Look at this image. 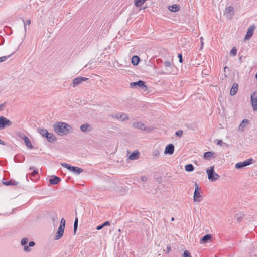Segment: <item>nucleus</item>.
I'll list each match as a JSON object with an SVG mask.
<instances>
[{
  "label": "nucleus",
  "mask_w": 257,
  "mask_h": 257,
  "mask_svg": "<svg viewBox=\"0 0 257 257\" xmlns=\"http://www.w3.org/2000/svg\"><path fill=\"white\" fill-rule=\"evenodd\" d=\"M29 170H33L32 172L30 174L31 176H32V177H35V176L38 174V169H34V167H33V166H30L29 167Z\"/></svg>",
  "instance_id": "2f4dec72"
},
{
  "label": "nucleus",
  "mask_w": 257,
  "mask_h": 257,
  "mask_svg": "<svg viewBox=\"0 0 257 257\" xmlns=\"http://www.w3.org/2000/svg\"><path fill=\"white\" fill-rule=\"evenodd\" d=\"M214 178H215L214 181H215L220 178V175L215 172Z\"/></svg>",
  "instance_id": "de8ad7c7"
},
{
  "label": "nucleus",
  "mask_w": 257,
  "mask_h": 257,
  "mask_svg": "<svg viewBox=\"0 0 257 257\" xmlns=\"http://www.w3.org/2000/svg\"><path fill=\"white\" fill-rule=\"evenodd\" d=\"M35 245V243L34 241H30L29 243V245H28L29 247H33Z\"/></svg>",
  "instance_id": "3c124183"
},
{
  "label": "nucleus",
  "mask_w": 257,
  "mask_h": 257,
  "mask_svg": "<svg viewBox=\"0 0 257 257\" xmlns=\"http://www.w3.org/2000/svg\"><path fill=\"white\" fill-rule=\"evenodd\" d=\"M147 0H135V5L137 7H140L144 4Z\"/></svg>",
  "instance_id": "72a5a7b5"
},
{
  "label": "nucleus",
  "mask_w": 257,
  "mask_h": 257,
  "mask_svg": "<svg viewBox=\"0 0 257 257\" xmlns=\"http://www.w3.org/2000/svg\"><path fill=\"white\" fill-rule=\"evenodd\" d=\"M28 242V239L27 238H23L22 239L21 243L22 245L24 246V250L25 252H29L31 249L29 248V246L27 245V244Z\"/></svg>",
  "instance_id": "f3484780"
},
{
  "label": "nucleus",
  "mask_w": 257,
  "mask_h": 257,
  "mask_svg": "<svg viewBox=\"0 0 257 257\" xmlns=\"http://www.w3.org/2000/svg\"><path fill=\"white\" fill-rule=\"evenodd\" d=\"M250 99L253 110L257 111V91L251 94Z\"/></svg>",
  "instance_id": "6e6552de"
},
{
  "label": "nucleus",
  "mask_w": 257,
  "mask_h": 257,
  "mask_svg": "<svg viewBox=\"0 0 257 257\" xmlns=\"http://www.w3.org/2000/svg\"><path fill=\"white\" fill-rule=\"evenodd\" d=\"M59 226H61L62 227H65V220L62 218L60 221V224Z\"/></svg>",
  "instance_id": "37998d69"
},
{
  "label": "nucleus",
  "mask_w": 257,
  "mask_h": 257,
  "mask_svg": "<svg viewBox=\"0 0 257 257\" xmlns=\"http://www.w3.org/2000/svg\"><path fill=\"white\" fill-rule=\"evenodd\" d=\"M88 80V78H86V77H78L77 78H75L73 80V87H75L77 85H79L82 81H85Z\"/></svg>",
  "instance_id": "ddd939ff"
},
{
  "label": "nucleus",
  "mask_w": 257,
  "mask_h": 257,
  "mask_svg": "<svg viewBox=\"0 0 257 257\" xmlns=\"http://www.w3.org/2000/svg\"><path fill=\"white\" fill-rule=\"evenodd\" d=\"M110 225L109 221H106L104 222L103 223H102V224L97 226L96 227V229L98 230H101L104 227L107 226V225Z\"/></svg>",
  "instance_id": "473e14b6"
},
{
  "label": "nucleus",
  "mask_w": 257,
  "mask_h": 257,
  "mask_svg": "<svg viewBox=\"0 0 257 257\" xmlns=\"http://www.w3.org/2000/svg\"><path fill=\"white\" fill-rule=\"evenodd\" d=\"M0 144L3 145H5V142L4 141H3L1 139H0Z\"/></svg>",
  "instance_id": "5fc2aeb1"
},
{
  "label": "nucleus",
  "mask_w": 257,
  "mask_h": 257,
  "mask_svg": "<svg viewBox=\"0 0 257 257\" xmlns=\"http://www.w3.org/2000/svg\"><path fill=\"white\" fill-rule=\"evenodd\" d=\"M160 155V151L158 150H155L153 153V156L155 157H158Z\"/></svg>",
  "instance_id": "79ce46f5"
},
{
  "label": "nucleus",
  "mask_w": 257,
  "mask_h": 257,
  "mask_svg": "<svg viewBox=\"0 0 257 257\" xmlns=\"http://www.w3.org/2000/svg\"><path fill=\"white\" fill-rule=\"evenodd\" d=\"M14 160L15 162L21 163L25 160V157L22 154H17L15 156Z\"/></svg>",
  "instance_id": "a211bd4d"
},
{
  "label": "nucleus",
  "mask_w": 257,
  "mask_h": 257,
  "mask_svg": "<svg viewBox=\"0 0 257 257\" xmlns=\"http://www.w3.org/2000/svg\"><path fill=\"white\" fill-rule=\"evenodd\" d=\"M78 220L77 218H76L74 223V232L75 233L78 227Z\"/></svg>",
  "instance_id": "e433bc0d"
},
{
  "label": "nucleus",
  "mask_w": 257,
  "mask_h": 257,
  "mask_svg": "<svg viewBox=\"0 0 257 257\" xmlns=\"http://www.w3.org/2000/svg\"><path fill=\"white\" fill-rule=\"evenodd\" d=\"M133 126L134 128H139L142 131H149L150 128L147 127L145 124L141 122H136L133 124Z\"/></svg>",
  "instance_id": "f8f14e48"
},
{
  "label": "nucleus",
  "mask_w": 257,
  "mask_h": 257,
  "mask_svg": "<svg viewBox=\"0 0 257 257\" xmlns=\"http://www.w3.org/2000/svg\"><path fill=\"white\" fill-rule=\"evenodd\" d=\"M61 165L70 170V171L76 174H79L81 172H83V169L81 168H80L78 167H74L71 166L70 165L67 164V163H62Z\"/></svg>",
  "instance_id": "7ed1b4c3"
},
{
  "label": "nucleus",
  "mask_w": 257,
  "mask_h": 257,
  "mask_svg": "<svg viewBox=\"0 0 257 257\" xmlns=\"http://www.w3.org/2000/svg\"><path fill=\"white\" fill-rule=\"evenodd\" d=\"M179 7L176 5H173L169 8V10L173 12H178L179 10Z\"/></svg>",
  "instance_id": "7c9ffc66"
},
{
  "label": "nucleus",
  "mask_w": 257,
  "mask_h": 257,
  "mask_svg": "<svg viewBox=\"0 0 257 257\" xmlns=\"http://www.w3.org/2000/svg\"><path fill=\"white\" fill-rule=\"evenodd\" d=\"M80 130L82 132H90L91 131V126L88 123H85L80 126Z\"/></svg>",
  "instance_id": "aec40b11"
},
{
  "label": "nucleus",
  "mask_w": 257,
  "mask_h": 257,
  "mask_svg": "<svg viewBox=\"0 0 257 257\" xmlns=\"http://www.w3.org/2000/svg\"><path fill=\"white\" fill-rule=\"evenodd\" d=\"M183 134V131L182 130H178L175 133L176 136L179 137H181Z\"/></svg>",
  "instance_id": "a19ab883"
},
{
  "label": "nucleus",
  "mask_w": 257,
  "mask_h": 257,
  "mask_svg": "<svg viewBox=\"0 0 257 257\" xmlns=\"http://www.w3.org/2000/svg\"><path fill=\"white\" fill-rule=\"evenodd\" d=\"M140 155V153L138 151H135L130 155L128 158L132 160H136L139 158Z\"/></svg>",
  "instance_id": "5701e85b"
},
{
  "label": "nucleus",
  "mask_w": 257,
  "mask_h": 257,
  "mask_svg": "<svg viewBox=\"0 0 257 257\" xmlns=\"http://www.w3.org/2000/svg\"><path fill=\"white\" fill-rule=\"evenodd\" d=\"M217 145L219 146H222V144H226V143L223 142V141L221 140H217V142L216 143Z\"/></svg>",
  "instance_id": "49530a36"
},
{
  "label": "nucleus",
  "mask_w": 257,
  "mask_h": 257,
  "mask_svg": "<svg viewBox=\"0 0 257 257\" xmlns=\"http://www.w3.org/2000/svg\"><path fill=\"white\" fill-rule=\"evenodd\" d=\"M175 220L174 217H172L171 221H174Z\"/></svg>",
  "instance_id": "4d7b16f0"
},
{
  "label": "nucleus",
  "mask_w": 257,
  "mask_h": 257,
  "mask_svg": "<svg viewBox=\"0 0 257 257\" xmlns=\"http://www.w3.org/2000/svg\"><path fill=\"white\" fill-rule=\"evenodd\" d=\"M12 122L4 116L0 117V128H4L7 126H11Z\"/></svg>",
  "instance_id": "1a4fd4ad"
},
{
  "label": "nucleus",
  "mask_w": 257,
  "mask_h": 257,
  "mask_svg": "<svg viewBox=\"0 0 257 257\" xmlns=\"http://www.w3.org/2000/svg\"><path fill=\"white\" fill-rule=\"evenodd\" d=\"M53 128L56 133L60 136L68 134L72 130V126L66 123L57 122L54 124Z\"/></svg>",
  "instance_id": "f257e3e1"
},
{
  "label": "nucleus",
  "mask_w": 257,
  "mask_h": 257,
  "mask_svg": "<svg viewBox=\"0 0 257 257\" xmlns=\"http://www.w3.org/2000/svg\"><path fill=\"white\" fill-rule=\"evenodd\" d=\"M141 180L143 182H145L147 180V177L145 176H143L141 177Z\"/></svg>",
  "instance_id": "603ef678"
},
{
  "label": "nucleus",
  "mask_w": 257,
  "mask_h": 257,
  "mask_svg": "<svg viewBox=\"0 0 257 257\" xmlns=\"http://www.w3.org/2000/svg\"><path fill=\"white\" fill-rule=\"evenodd\" d=\"M166 249H167V252L166 253H168L171 251V246L170 245H168L167 246Z\"/></svg>",
  "instance_id": "8fccbe9b"
},
{
  "label": "nucleus",
  "mask_w": 257,
  "mask_h": 257,
  "mask_svg": "<svg viewBox=\"0 0 257 257\" xmlns=\"http://www.w3.org/2000/svg\"><path fill=\"white\" fill-rule=\"evenodd\" d=\"M130 86L132 88H136L138 87L142 88V89H145V90L147 88V86L145 85V82L141 80L137 82H131Z\"/></svg>",
  "instance_id": "20e7f679"
},
{
  "label": "nucleus",
  "mask_w": 257,
  "mask_h": 257,
  "mask_svg": "<svg viewBox=\"0 0 257 257\" xmlns=\"http://www.w3.org/2000/svg\"><path fill=\"white\" fill-rule=\"evenodd\" d=\"M164 65L166 69V72L164 74H169L172 73V69L175 67L173 61L171 62L166 61L164 62Z\"/></svg>",
  "instance_id": "423d86ee"
},
{
  "label": "nucleus",
  "mask_w": 257,
  "mask_h": 257,
  "mask_svg": "<svg viewBox=\"0 0 257 257\" xmlns=\"http://www.w3.org/2000/svg\"><path fill=\"white\" fill-rule=\"evenodd\" d=\"M215 152L212 151L206 152L203 154V157L205 160H210L212 158H215Z\"/></svg>",
  "instance_id": "dca6fc26"
},
{
  "label": "nucleus",
  "mask_w": 257,
  "mask_h": 257,
  "mask_svg": "<svg viewBox=\"0 0 257 257\" xmlns=\"http://www.w3.org/2000/svg\"><path fill=\"white\" fill-rule=\"evenodd\" d=\"M119 120L123 121L129 120L130 118L125 113L120 114L119 116Z\"/></svg>",
  "instance_id": "c85d7f7f"
},
{
  "label": "nucleus",
  "mask_w": 257,
  "mask_h": 257,
  "mask_svg": "<svg viewBox=\"0 0 257 257\" xmlns=\"http://www.w3.org/2000/svg\"><path fill=\"white\" fill-rule=\"evenodd\" d=\"M45 138L47 139V141L49 142H53L56 140V138L54 136V135L52 133H50L48 132V135H46Z\"/></svg>",
  "instance_id": "a878e982"
},
{
  "label": "nucleus",
  "mask_w": 257,
  "mask_h": 257,
  "mask_svg": "<svg viewBox=\"0 0 257 257\" xmlns=\"http://www.w3.org/2000/svg\"><path fill=\"white\" fill-rule=\"evenodd\" d=\"M211 237L212 236L211 234H206L201 239L200 242L201 244L205 243L210 240L211 239Z\"/></svg>",
  "instance_id": "393cba45"
},
{
  "label": "nucleus",
  "mask_w": 257,
  "mask_h": 257,
  "mask_svg": "<svg viewBox=\"0 0 257 257\" xmlns=\"http://www.w3.org/2000/svg\"><path fill=\"white\" fill-rule=\"evenodd\" d=\"M3 184L6 186H17L19 184V182L13 179L9 181H3Z\"/></svg>",
  "instance_id": "412c9836"
},
{
  "label": "nucleus",
  "mask_w": 257,
  "mask_h": 257,
  "mask_svg": "<svg viewBox=\"0 0 257 257\" xmlns=\"http://www.w3.org/2000/svg\"><path fill=\"white\" fill-rule=\"evenodd\" d=\"M18 136L23 140L25 142V144L27 148L29 149H32L33 148V145L30 140V139L25 136L24 134L19 133L18 134Z\"/></svg>",
  "instance_id": "0eeeda50"
},
{
  "label": "nucleus",
  "mask_w": 257,
  "mask_h": 257,
  "mask_svg": "<svg viewBox=\"0 0 257 257\" xmlns=\"http://www.w3.org/2000/svg\"><path fill=\"white\" fill-rule=\"evenodd\" d=\"M225 12L227 13L230 14L231 12L234 13V8L232 6H228L225 9Z\"/></svg>",
  "instance_id": "c9c22d12"
},
{
  "label": "nucleus",
  "mask_w": 257,
  "mask_h": 257,
  "mask_svg": "<svg viewBox=\"0 0 257 257\" xmlns=\"http://www.w3.org/2000/svg\"><path fill=\"white\" fill-rule=\"evenodd\" d=\"M238 89V85L237 83H234L230 89V93L231 95H234L237 92Z\"/></svg>",
  "instance_id": "4be33fe9"
},
{
  "label": "nucleus",
  "mask_w": 257,
  "mask_h": 257,
  "mask_svg": "<svg viewBox=\"0 0 257 257\" xmlns=\"http://www.w3.org/2000/svg\"><path fill=\"white\" fill-rule=\"evenodd\" d=\"M253 160L252 158L247 159L243 162L237 163L235 164V168L237 169H241L243 167H246L248 165L251 164L253 163Z\"/></svg>",
  "instance_id": "39448f33"
},
{
  "label": "nucleus",
  "mask_w": 257,
  "mask_h": 257,
  "mask_svg": "<svg viewBox=\"0 0 257 257\" xmlns=\"http://www.w3.org/2000/svg\"><path fill=\"white\" fill-rule=\"evenodd\" d=\"M243 216H244L243 215H242L241 213H240V214H236L235 216V217H236L237 221L240 222L242 220V217Z\"/></svg>",
  "instance_id": "4c0bfd02"
},
{
  "label": "nucleus",
  "mask_w": 257,
  "mask_h": 257,
  "mask_svg": "<svg viewBox=\"0 0 257 257\" xmlns=\"http://www.w3.org/2000/svg\"><path fill=\"white\" fill-rule=\"evenodd\" d=\"M185 170L187 172H192L194 170V167L192 164H188L185 165Z\"/></svg>",
  "instance_id": "c756f323"
},
{
  "label": "nucleus",
  "mask_w": 257,
  "mask_h": 257,
  "mask_svg": "<svg viewBox=\"0 0 257 257\" xmlns=\"http://www.w3.org/2000/svg\"><path fill=\"white\" fill-rule=\"evenodd\" d=\"M208 179L212 182H214L215 178L214 176V165L210 166L209 168H208L206 170Z\"/></svg>",
  "instance_id": "9d476101"
},
{
  "label": "nucleus",
  "mask_w": 257,
  "mask_h": 257,
  "mask_svg": "<svg viewBox=\"0 0 257 257\" xmlns=\"http://www.w3.org/2000/svg\"><path fill=\"white\" fill-rule=\"evenodd\" d=\"M140 61V59L139 56L134 55L132 58V63L134 65H137Z\"/></svg>",
  "instance_id": "bb28decb"
},
{
  "label": "nucleus",
  "mask_w": 257,
  "mask_h": 257,
  "mask_svg": "<svg viewBox=\"0 0 257 257\" xmlns=\"http://www.w3.org/2000/svg\"><path fill=\"white\" fill-rule=\"evenodd\" d=\"M4 107H5V104H0V111L3 110Z\"/></svg>",
  "instance_id": "864d4df0"
},
{
  "label": "nucleus",
  "mask_w": 257,
  "mask_h": 257,
  "mask_svg": "<svg viewBox=\"0 0 257 257\" xmlns=\"http://www.w3.org/2000/svg\"><path fill=\"white\" fill-rule=\"evenodd\" d=\"M255 29V26L254 25H251L249 26V27L248 28V29L247 30V33L244 37L245 40H248L251 38V37L252 36V35L253 34V32H254Z\"/></svg>",
  "instance_id": "9b49d317"
},
{
  "label": "nucleus",
  "mask_w": 257,
  "mask_h": 257,
  "mask_svg": "<svg viewBox=\"0 0 257 257\" xmlns=\"http://www.w3.org/2000/svg\"><path fill=\"white\" fill-rule=\"evenodd\" d=\"M65 228L59 226L56 234L54 237L55 240H58L61 238L63 235Z\"/></svg>",
  "instance_id": "2eb2a0df"
},
{
  "label": "nucleus",
  "mask_w": 257,
  "mask_h": 257,
  "mask_svg": "<svg viewBox=\"0 0 257 257\" xmlns=\"http://www.w3.org/2000/svg\"><path fill=\"white\" fill-rule=\"evenodd\" d=\"M182 257H192L190 252L188 250H185L182 254Z\"/></svg>",
  "instance_id": "58836bf2"
},
{
  "label": "nucleus",
  "mask_w": 257,
  "mask_h": 257,
  "mask_svg": "<svg viewBox=\"0 0 257 257\" xmlns=\"http://www.w3.org/2000/svg\"><path fill=\"white\" fill-rule=\"evenodd\" d=\"M157 61L158 63H159V62H161L162 60L161 59H157Z\"/></svg>",
  "instance_id": "6e6d98bb"
},
{
  "label": "nucleus",
  "mask_w": 257,
  "mask_h": 257,
  "mask_svg": "<svg viewBox=\"0 0 257 257\" xmlns=\"http://www.w3.org/2000/svg\"><path fill=\"white\" fill-rule=\"evenodd\" d=\"M200 193H202L201 188H199L197 182L195 183V191L194 192L193 200L195 202H199L201 201L200 198L201 195Z\"/></svg>",
  "instance_id": "f03ea898"
},
{
  "label": "nucleus",
  "mask_w": 257,
  "mask_h": 257,
  "mask_svg": "<svg viewBox=\"0 0 257 257\" xmlns=\"http://www.w3.org/2000/svg\"><path fill=\"white\" fill-rule=\"evenodd\" d=\"M174 151V146L172 144H169L166 146L165 149L164 154L172 155L173 154Z\"/></svg>",
  "instance_id": "4468645a"
},
{
  "label": "nucleus",
  "mask_w": 257,
  "mask_h": 257,
  "mask_svg": "<svg viewBox=\"0 0 257 257\" xmlns=\"http://www.w3.org/2000/svg\"><path fill=\"white\" fill-rule=\"evenodd\" d=\"M237 53V50L235 47H233L230 52V55L235 56Z\"/></svg>",
  "instance_id": "ea45409f"
},
{
  "label": "nucleus",
  "mask_w": 257,
  "mask_h": 257,
  "mask_svg": "<svg viewBox=\"0 0 257 257\" xmlns=\"http://www.w3.org/2000/svg\"><path fill=\"white\" fill-rule=\"evenodd\" d=\"M38 132L43 137L45 138L46 135H48V131L43 128H38L37 129Z\"/></svg>",
  "instance_id": "cd10ccee"
},
{
  "label": "nucleus",
  "mask_w": 257,
  "mask_h": 257,
  "mask_svg": "<svg viewBox=\"0 0 257 257\" xmlns=\"http://www.w3.org/2000/svg\"><path fill=\"white\" fill-rule=\"evenodd\" d=\"M22 21L23 22L24 25V30L25 32H26L27 31V28H26V25H30L31 24V20H28L26 21H25L24 19H22Z\"/></svg>",
  "instance_id": "f704fd0d"
},
{
  "label": "nucleus",
  "mask_w": 257,
  "mask_h": 257,
  "mask_svg": "<svg viewBox=\"0 0 257 257\" xmlns=\"http://www.w3.org/2000/svg\"><path fill=\"white\" fill-rule=\"evenodd\" d=\"M178 57L179 58V62L183 63L182 55L180 53L178 54Z\"/></svg>",
  "instance_id": "a18cd8bd"
},
{
  "label": "nucleus",
  "mask_w": 257,
  "mask_h": 257,
  "mask_svg": "<svg viewBox=\"0 0 257 257\" xmlns=\"http://www.w3.org/2000/svg\"><path fill=\"white\" fill-rule=\"evenodd\" d=\"M61 181V179L56 176H53L52 178L49 179V183L51 185H56L57 184Z\"/></svg>",
  "instance_id": "6ab92c4d"
},
{
  "label": "nucleus",
  "mask_w": 257,
  "mask_h": 257,
  "mask_svg": "<svg viewBox=\"0 0 257 257\" xmlns=\"http://www.w3.org/2000/svg\"><path fill=\"white\" fill-rule=\"evenodd\" d=\"M249 123V121L247 119H243L240 125H239L238 130L240 131H243L244 127L247 124Z\"/></svg>",
  "instance_id": "b1692460"
},
{
  "label": "nucleus",
  "mask_w": 257,
  "mask_h": 257,
  "mask_svg": "<svg viewBox=\"0 0 257 257\" xmlns=\"http://www.w3.org/2000/svg\"><path fill=\"white\" fill-rule=\"evenodd\" d=\"M11 55H8L7 56H3L0 57V62H4L6 61L8 58H9Z\"/></svg>",
  "instance_id": "c03bdc74"
},
{
  "label": "nucleus",
  "mask_w": 257,
  "mask_h": 257,
  "mask_svg": "<svg viewBox=\"0 0 257 257\" xmlns=\"http://www.w3.org/2000/svg\"><path fill=\"white\" fill-rule=\"evenodd\" d=\"M119 115H120V114L117 113V114L112 115L111 116L113 118H116L117 119L119 120Z\"/></svg>",
  "instance_id": "09e8293b"
}]
</instances>
